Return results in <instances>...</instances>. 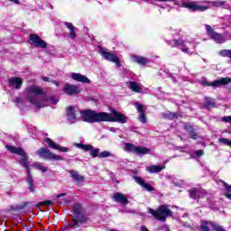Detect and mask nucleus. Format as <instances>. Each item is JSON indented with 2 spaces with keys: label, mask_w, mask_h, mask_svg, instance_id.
<instances>
[{
  "label": "nucleus",
  "mask_w": 231,
  "mask_h": 231,
  "mask_svg": "<svg viewBox=\"0 0 231 231\" xmlns=\"http://www.w3.org/2000/svg\"><path fill=\"white\" fill-rule=\"evenodd\" d=\"M25 95L29 102L33 104L35 107H46V106H48V102H54V104L59 102V100H53L52 97L47 98L46 96H41L42 95V89L35 86L27 88L25 90Z\"/></svg>",
  "instance_id": "nucleus-1"
},
{
  "label": "nucleus",
  "mask_w": 231,
  "mask_h": 231,
  "mask_svg": "<svg viewBox=\"0 0 231 231\" xmlns=\"http://www.w3.org/2000/svg\"><path fill=\"white\" fill-rule=\"evenodd\" d=\"M73 219L69 223V228H77L80 225H86L89 218L86 216V208L82 205L76 203L72 207Z\"/></svg>",
  "instance_id": "nucleus-2"
},
{
  "label": "nucleus",
  "mask_w": 231,
  "mask_h": 231,
  "mask_svg": "<svg viewBox=\"0 0 231 231\" xmlns=\"http://www.w3.org/2000/svg\"><path fill=\"white\" fill-rule=\"evenodd\" d=\"M148 213L152 215L154 219H157V221H162V223H165V221H167V218L171 217L172 216V210L169 208V206L164 204L161 205L157 208V210L149 208Z\"/></svg>",
  "instance_id": "nucleus-3"
},
{
  "label": "nucleus",
  "mask_w": 231,
  "mask_h": 231,
  "mask_svg": "<svg viewBox=\"0 0 231 231\" xmlns=\"http://www.w3.org/2000/svg\"><path fill=\"white\" fill-rule=\"evenodd\" d=\"M81 119L88 124H98L104 122V112L83 110L80 112Z\"/></svg>",
  "instance_id": "nucleus-4"
},
{
  "label": "nucleus",
  "mask_w": 231,
  "mask_h": 231,
  "mask_svg": "<svg viewBox=\"0 0 231 231\" xmlns=\"http://www.w3.org/2000/svg\"><path fill=\"white\" fill-rule=\"evenodd\" d=\"M103 122H118L119 124H125L127 122V117L116 110H112L111 113L104 112Z\"/></svg>",
  "instance_id": "nucleus-5"
},
{
  "label": "nucleus",
  "mask_w": 231,
  "mask_h": 231,
  "mask_svg": "<svg viewBox=\"0 0 231 231\" xmlns=\"http://www.w3.org/2000/svg\"><path fill=\"white\" fill-rule=\"evenodd\" d=\"M5 149L13 154H18V156H22L20 163L23 165V167L26 169L27 171H30V166L28 165V155L23 148H17L12 145H5Z\"/></svg>",
  "instance_id": "nucleus-6"
},
{
  "label": "nucleus",
  "mask_w": 231,
  "mask_h": 231,
  "mask_svg": "<svg viewBox=\"0 0 231 231\" xmlns=\"http://www.w3.org/2000/svg\"><path fill=\"white\" fill-rule=\"evenodd\" d=\"M125 151L126 152H133V154H137V156L151 154V149L143 146H136L131 143H126L125 144Z\"/></svg>",
  "instance_id": "nucleus-7"
},
{
  "label": "nucleus",
  "mask_w": 231,
  "mask_h": 231,
  "mask_svg": "<svg viewBox=\"0 0 231 231\" xmlns=\"http://www.w3.org/2000/svg\"><path fill=\"white\" fill-rule=\"evenodd\" d=\"M99 53L105 57L106 60L108 62H114L118 68H122V64L120 63V58L115 52H107L104 48L99 47Z\"/></svg>",
  "instance_id": "nucleus-8"
},
{
  "label": "nucleus",
  "mask_w": 231,
  "mask_h": 231,
  "mask_svg": "<svg viewBox=\"0 0 231 231\" xmlns=\"http://www.w3.org/2000/svg\"><path fill=\"white\" fill-rule=\"evenodd\" d=\"M36 154L39 155L40 158H43V160H62V156L55 155V153L51 152V151L46 148H41L36 152Z\"/></svg>",
  "instance_id": "nucleus-9"
},
{
  "label": "nucleus",
  "mask_w": 231,
  "mask_h": 231,
  "mask_svg": "<svg viewBox=\"0 0 231 231\" xmlns=\"http://www.w3.org/2000/svg\"><path fill=\"white\" fill-rule=\"evenodd\" d=\"M183 8H188L191 12H205L210 8V5H199L194 2H184L182 3Z\"/></svg>",
  "instance_id": "nucleus-10"
},
{
  "label": "nucleus",
  "mask_w": 231,
  "mask_h": 231,
  "mask_svg": "<svg viewBox=\"0 0 231 231\" xmlns=\"http://www.w3.org/2000/svg\"><path fill=\"white\" fill-rule=\"evenodd\" d=\"M231 83V78H222L213 82L203 81L202 86H208L209 88H221Z\"/></svg>",
  "instance_id": "nucleus-11"
},
{
  "label": "nucleus",
  "mask_w": 231,
  "mask_h": 231,
  "mask_svg": "<svg viewBox=\"0 0 231 231\" xmlns=\"http://www.w3.org/2000/svg\"><path fill=\"white\" fill-rule=\"evenodd\" d=\"M30 44L35 46L36 48H42L46 50L48 44L37 34H31L29 37Z\"/></svg>",
  "instance_id": "nucleus-12"
},
{
  "label": "nucleus",
  "mask_w": 231,
  "mask_h": 231,
  "mask_svg": "<svg viewBox=\"0 0 231 231\" xmlns=\"http://www.w3.org/2000/svg\"><path fill=\"white\" fill-rule=\"evenodd\" d=\"M62 91H64L66 95H69V97H73V95H79V93L81 91V88L79 86L67 83L64 86Z\"/></svg>",
  "instance_id": "nucleus-13"
},
{
  "label": "nucleus",
  "mask_w": 231,
  "mask_h": 231,
  "mask_svg": "<svg viewBox=\"0 0 231 231\" xmlns=\"http://www.w3.org/2000/svg\"><path fill=\"white\" fill-rule=\"evenodd\" d=\"M166 42L167 44L171 46V48H178L181 46V51H183L184 53H189V48L185 44V42H183L182 40H173V43L171 41H167Z\"/></svg>",
  "instance_id": "nucleus-14"
},
{
  "label": "nucleus",
  "mask_w": 231,
  "mask_h": 231,
  "mask_svg": "<svg viewBox=\"0 0 231 231\" xmlns=\"http://www.w3.org/2000/svg\"><path fill=\"white\" fill-rule=\"evenodd\" d=\"M45 142L46 143H48L49 147H51V149H55L56 151H60L61 152H68V151H69L68 147H62L57 144L55 142H53L50 138H46Z\"/></svg>",
  "instance_id": "nucleus-15"
},
{
  "label": "nucleus",
  "mask_w": 231,
  "mask_h": 231,
  "mask_svg": "<svg viewBox=\"0 0 231 231\" xmlns=\"http://www.w3.org/2000/svg\"><path fill=\"white\" fill-rule=\"evenodd\" d=\"M134 180L138 183V185L145 189V190L148 192H152V190H154V188L151 184L146 183L142 177L134 176Z\"/></svg>",
  "instance_id": "nucleus-16"
},
{
  "label": "nucleus",
  "mask_w": 231,
  "mask_h": 231,
  "mask_svg": "<svg viewBox=\"0 0 231 231\" xmlns=\"http://www.w3.org/2000/svg\"><path fill=\"white\" fill-rule=\"evenodd\" d=\"M135 107L139 114V121L142 122V124H147V116H145V108L142 106V104L137 103L135 105Z\"/></svg>",
  "instance_id": "nucleus-17"
},
{
  "label": "nucleus",
  "mask_w": 231,
  "mask_h": 231,
  "mask_svg": "<svg viewBox=\"0 0 231 231\" xmlns=\"http://www.w3.org/2000/svg\"><path fill=\"white\" fill-rule=\"evenodd\" d=\"M67 118L70 124H75V122H77V111H75V107L73 106L68 107Z\"/></svg>",
  "instance_id": "nucleus-18"
},
{
  "label": "nucleus",
  "mask_w": 231,
  "mask_h": 231,
  "mask_svg": "<svg viewBox=\"0 0 231 231\" xmlns=\"http://www.w3.org/2000/svg\"><path fill=\"white\" fill-rule=\"evenodd\" d=\"M9 86L10 88H14V89H21L23 79L17 77L9 79Z\"/></svg>",
  "instance_id": "nucleus-19"
},
{
  "label": "nucleus",
  "mask_w": 231,
  "mask_h": 231,
  "mask_svg": "<svg viewBox=\"0 0 231 231\" xmlns=\"http://www.w3.org/2000/svg\"><path fill=\"white\" fill-rule=\"evenodd\" d=\"M65 26L69 30V37L70 39L74 40L77 38V32H79V28L73 26L71 23L65 22Z\"/></svg>",
  "instance_id": "nucleus-20"
},
{
  "label": "nucleus",
  "mask_w": 231,
  "mask_h": 231,
  "mask_svg": "<svg viewBox=\"0 0 231 231\" xmlns=\"http://www.w3.org/2000/svg\"><path fill=\"white\" fill-rule=\"evenodd\" d=\"M113 199L116 201V203H122V205H127L129 203V200H127V198L120 192L115 193L113 196Z\"/></svg>",
  "instance_id": "nucleus-21"
},
{
  "label": "nucleus",
  "mask_w": 231,
  "mask_h": 231,
  "mask_svg": "<svg viewBox=\"0 0 231 231\" xmlns=\"http://www.w3.org/2000/svg\"><path fill=\"white\" fill-rule=\"evenodd\" d=\"M71 78L73 80H76L77 82H83V84H89L90 82L88 77L79 73H72Z\"/></svg>",
  "instance_id": "nucleus-22"
},
{
  "label": "nucleus",
  "mask_w": 231,
  "mask_h": 231,
  "mask_svg": "<svg viewBox=\"0 0 231 231\" xmlns=\"http://www.w3.org/2000/svg\"><path fill=\"white\" fill-rule=\"evenodd\" d=\"M165 169V165H151L146 167V171L150 174H156L162 172Z\"/></svg>",
  "instance_id": "nucleus-23"
},
{
  "label": "nucleus",
  "mask_w": 231,
  "mask_h": 231,
  "mask_svg": "<svg viewBox=\"0 0 231 231\" xmlns=\"http://www.w3.org/2000/svg\"><path fill=\"white\" fill-rule=\"evenodd\" d=\"M189 196L192 199H198V198H204L205 190L199 189H192L189 190Z\"/></svg>",
  "instance_id": "nucleus-24"
},
{
  "label": "nucleus",
  "mask_w": 231,
  "mask_h": 231,
  "mask_svg": "<svg viewBox=\"0 0 231 231\" xmlns=\"http://www.w3.org/2000/svg\"><path fill=\"white\" fill-rule=\"evenodd\" d=\"M69 173L70 175V178L74 180V181H77V183H82L84 182V176L80 175L79 171L74 170H69Z\"/></svg>",
  "instance_id": "nucleus-25"
},
{
  "label": "nucleus",
  "mask_w": 231,
  "mask_h": 231,
  "mask_svg": "<svg viewBox=\"0 0 231 231\" xmlns=\"http://www.w3.org/2000/svg\"><path fill=\"white\" fill-rule=\"evenodd\" d=\"M203 3H204V5H212V6H215L216 8H219L220 6H222V8H228V5H226V2H225V1H221V2L205 1Z\"/></svg>",
  "instance_id": "nucleus-26"
},
{
  "label": "nucleus",
  "mask_w": 231,
  "mask_h": 231,
  "mask_svg": "<svg viewBox=\"0 0 231 231\" xmlns=\"http://www.w3.org/2000/svg\"><path fill=\"white\" fill-rule=\"evenodd\" d=\"M131 59L133 62H136L137 64H141L142 66H144V64H147L146 58H143L142 56L132 55Z\"/></svg>",
  "instance_id": "nucleus-27"
},
{
  "label": "nucleus",
  "mask_w": 231,
  "mask_h": 231,
  "mask_svg": "<svg viewBox=\"0 0 231 231\" xmlns=\"http://www.w3.org/2000/svg\"><path fill=\"white\" fill-rule=\"evenodd\" d=\"M213 41L217 42V44H223V42H226L225 36L222 34H219L217 32H214L212 36H210Z\"/></svg>",
  "instance_id": "nucleus-28"
},
{
  "label": "nucleus",
  "mask_w": 231,
  "mask_h": 231,
  "mask_svg": "<svg viewBox=\"0 0 231 231\" xmlns=\"http://www.w3.org/2000/svg\"><path fill=\"white\" fill-rule=\"evenodd\" d=\"M27 183L30 192H35V189H33V178L32 177V173L29 170L27 171Z\"/></svg>",
  "instance_id": "nucleus-29"
},
{
  "label": "nucleus",
  "mask_w": 231,
  "mask_h": 231,
  "mask_svg": "<svg viewBox=\"0 0 231 231\" xmlns=\"http://www.w3.org/2000/svg\"><path fill=\"white\" fill-rule=\"evenodd\" d=\"M129 88L134 91V93H142V88L134 81H128Z\"/></svg>",
  "instance_id": "nucleus-30"
},
{
  "label": "nucleus",
  "mask_w": 231,
  "mask_h": 231,
  "mask_svg": "<svg viewBox=\"0 0 231 231\" xmlns=\"http://www.w3.org/2000/svg\"><path fill=\"white\" fill-rule=\"evenodd\" d=\"M206 106L210 109V107L216 106V101L213 98L206 97Z\"/></svg>",
  "instance_id": "nucleus-31"
},
{
  "label": "nucleus",
  "mask_w": 231,
  "mask_h": 231,
  "mask_svg": "<svg viewBox=\"0 0 231 231\" xmlns=\"http://www.w3.org/2000/svg\"><path fill=\"white\" fill-rule=\"evenodd\" d=\"M77 147H79V149H82L83 151H91L93 149V145L91 144L78 143Z\"/></svg>",
  "instance_id": "nucleus-32"
},
{
  "label": "nucleus",
  "mask_w": 231,
  "mask_h": 231,
  "mask_svg": "<svg viewBox=\"0 0 231 231\" xmlns=\"http://www.w3.org/2000/svg\"><path fill=\"white\" fill-rule=\"evenodd\" d=\"M90 156H92V158H98V156H100V149L96 148V149H91L90 150Z\"/></svg>",
  "instance_id": "nucleus-33"
},
{
  "label": "nucleus",
  "mask_w": 231,
  "mask_h": 231,
  "mask_svg": "<svg viewBox=\"0 0 231 231\" xmlns=\"http://www.w3.org/2000/svg\"><path fill=\"white\" fill-rule=\"evenodd\" d=\"M219 55L221 57H228L229 59H231V50H221L219 51Z\"/></svg>",
  "instance_id": "nucleus-34"
},
{
  "label": "nucleus",
  "mask_w": 231,
  "mask_h": 231,
  "mask_svg": "<svg viewBox=\"0 0 231 231\" xmlns=\"http://www.w3.org/2000/svg\"><path fill=\"white\" fill-rule=\"evenodd\" d=\"M208 225H210V221L209 222L203 221L200 226V230L201 231H210Z\"/></svg>",
  "instance_id": "nucleus-35"
},
{
  "label": "nucleus",
  "mask_w": 231,
  "mask_h": 231,
  "mask_svg": "<svg viewBox=\"0 0 231 231\" xmlns=\"http://www.w3.org/2000/svg\"><path fill=\"white\" fill-rule=\"evenodd\" d=\"M218 142L220 143H224V145H228V147H231V140L226 138H219Z\"/></svg>",
  "instance_id": "nucleus-36"
},
{
  "label": "nucleus",
  "mask_w": 231,
  "mask_h": 231,
  "mask_svg": "<svg viewBox=\"0 0 231 231\" xmlns=\"http://www.w3.org/2000/svg\"><path fill=\"white\" fill-rule=\"evenodd\" d=\"M218 142L220 143H224V145H228V147H231V140L226 138H219Z\"/></svg>",
  "instance_id": "nucleus-37"
},
{
  "label": "nucleus",
  "mask_w": 231,
  "mask_h": 231,
  "mask_svg": "<svg viewBox=\"0 0 231 231\" xmlns=\"http://www.w3.org/2000/svg\"><path fill=\"white\" fill-rule=\"evenodd\" d=\"M34 167L39 169V171H42V172H46V171H48V169L46 167L42 166V164L40 162H35Z\"/></svg>",
  "instance_id": "nucleus-38"
},
{
  "label": "nucleus",
  "mask_w": 231,
  "mask_h": 231,
  "mask_svg": "<svg viewBox=\"0 0 231 231\" xmlns=\"http://www.w3.org/2000/svg\"><path fill=\"white\" fill-rule=\"evenodd\" d=\"M109 156H111L110 152L103 151L99 152L98 158H109Z\"/></svg>",
  "instance_id": "nucleus-39"
},
{
  "label": "nucleus",
  "mask_w": 231,
  "mask_h": 231,
  "mask_svg": "<svg viewBox=\"0 0 231 231\" xmlns=\"http://www.w3.org/2000/svg\"><path fill=\"white\" fill-rule=\"evenodd\" d=\"M206 30H207L209 37H211L214 33H216V32H214V30L212 29V27L210 25H206Z\"/></svg>",
  "instance_id": "nucleus-40"
},
{
  "label": "nucleus",
  "mask_w": 231,
  "mask_h": 231,
  "mask_svg": "<svg viewBox=\"0 0 231 231\" xmlns=\"http://www.w3.org/2000/svg\"><path fill=\"white\" fill-rule=\"evenodd\" d=\"M221 183L224 185L226 190L227 193H230L231 192V185H228V183L221 180Z\"/></svg>",
  "instance_id": "nucleus-41"
},
{
  "label": "nucleus",
  "mask_w": 231,
  "mask_h": 231,
  "mask_svg": "<svg viewBox=\"0 0 231 231\" xmlns=\"http://www.w3.org/2000/svg\"><path fill=\"white\" fill-rule=\"evenodd\" d=\"M40 205L42 206H46V207H50L51 205H53V202L51 200H46V201H42V202H40Z\"/></svg>",
  "instance_id": "nucleus-42"
},
{
  "label": "nucleus",
  "mask_w": 231,
  "mask_h": 231,
  "mask_svg": "<svg viewBox=\"0 0 231 231\" xmlns=\"http://www.w3.org/2000/svg\"><path fill=\"white\" fill-rule=\"evenodd\" d=\"M184 128L186 131H188V133H194V128H192V125H185Z\"/></svg>",
  "instance_id": "nucleus-43"
},
{
  "label": "nucleus",
  "mask_w": 231,
  "mask_h": 231,
  "mask_svg": "<svg viewBox=\"0 0 231 231\" xmlns=\"http://www.w3.org/2000/svg\"><path fill=\"white\" fill-rule=\"evenodd\" d=\"M222 122H227L231 124V116L222 117Z\"/></svg>",
  "instance_id": "nucleus-44"
},
{
  "label": "nucleus",
  "mask_w": 231,
  "mask_h": 231,
  "mask_svg": "<svg viewBox=\"0 0 231 231\" xmlns=\"http://www.w3.org/2000/svg\"><path fill=\"white\" fill-rule=\"evenodd\" d=\"M197 156H203L205 154V152L203 150H198L196 152Z\"/></svg>",
  "instance_id": "nucleus-45"
},
{
  "label": "nucleus",
  "mask_w": 231,
  "mask_h": 231,
  "mask_svg": "<svg viewBox=\"0 0 231 231\" xmlns=\"http://www.w3.org/2000/svg\"><path fill=\"white\" fill-rule=\"evenodd\" d=\"M168 118H171V120H172L173 118H176V114H174V113H169V114H168Z\"/></svg>",
  "instance_id": "nucleus-46"
},
{
  "label": "nucleus",
  "mask_w": 231,
  "mask_h": 231,
  "mask_svg": "<svg viewBox=\"0 0 231 231\" xmlns=\"http://www.w3.org/2000/svg\"><path fill=\"white\" fill-rule=\"evenodd\" d=\"M190 138H192L193 140H196L198 138V134H191Z\"/></svg>",
  "instance_id": "nucleus-47"
},
{
  "label": "nucleus",
  "mask_w": 231,
  "mask_h": 231,
  "mask_svg": "<svg viewBox=\"0 0 231 231\" xmlns=\"http://www.w3.org/2000/svg\"><path fill=\"white\" fill-rule=\"evenodd\" d=\"M11 3H14V5H19V0H9Z\"/></svg>",
  "instance_id": "nucleus-48"
},
{
  "label": "nucleus",
  "mask_w": 231,
  "mask_h": 231,
  "mask_svg": "<svg viewBox=\"0 0 231 231\" xmlns=\"http://www.w3.org/2000/svg\"><path fill=\"white\" fill-rule=\"evenodd\" d=\"M42 80H44V82H49L50 81V78L47 77H43Z\"/></svg>",
  "instance_id": "nucleus-49"
},
{
  "label": "nucleus",
  "mask_w": 231,
  "mask_h": 231,
  "mask_svg": "<svg viewBox=\"0 0 231 231\" xmlns=\"http://www.w3.org/2000/svg\"><path fill=\"white\" fill-rule=\"evenodd\" d=\"M64 196H66V193H60V194L57 195V198H62Z\"/></svg>",
  "instance_id": "nucleus-50"
},
{
  "label": "nucleus",
  "mask_w": 231,
  "mask_h": 231,
  "mask_svg": "<svg viewBox=\"0 0 231 231\" xmlns=\"http://www.w3.org/2000/svg\"><path fill=\"white\" fill-rule=\"evenodd\" d=\"M52 84H54L55 86L59 87V81L52 80Z\"/></svg>",
  "instance_id": "nucleus-51"
},
{
  "label": "nucleus",
  "mask_w": 231,
  "mask_h": 231,
  "mask_svg": "<svg viewBox=\"0 0 231 231\" xmlns=\"http://www.w3.org/2000/svg\"><path fill=\"white\" fill-rule=\"evenodd\" d=\"M110 131H115V128L111 127V128H110Z\"/></svg>",
  "instance_id": "nucleus-52"
}]
</instances>
